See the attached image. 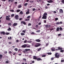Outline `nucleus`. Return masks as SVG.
Masks as SVG:
<instances>
[{
  "label": "nucleus",
  "mask_w": 64,
  "mask_h": 64,
  "mask_svg": "<svg viewBox=\"0 0 64 64\" xmlns=\"http://www.w3.org/2000/svg\"><path fill=\"white\" fill-rule=\"evenodd\" d=\"M47 13H44L42 18L46 19H47Z\"/></svg>",
  "instance_id": "f257e3e1"
},
{
  "label": "nucleus",
  "mask_w": 64,
  "mask_h": 64,
  "mask_svg": "<svg viewBox=\"0 0 64 64\" xmlns=\"http://www.w3.org/2000/svg\"><path fill=\"white\" fill-rule=\"evenodd\" d=\"M57 54H58V53H56L55 54V57H56V58H59L60 57V54H58L57 55Z\"/></svg>",
  "instance_id": "f03ea898"
},
{
  "label": "nucleus",
  "mask_w": 64,
  "mask_h": 64,
  "mask_svg": "<svg viewBox=\"0 0 64 64\" xmlns=\"http://www.w3.org/2000/svg\"><path fill=\"white\" fill-rule=\"evenodd\" d=\"M30 17L31 16H28L27 17V19H26L25 20V21H29V20H30Z\"/></svg>",
  "instance_id": "7ed1b4c3"
},
{
  "label": "nucleus",
  "mask_w": 64,
  "mask_h": 64,
  "mask_svg": "<svg viewBox=\"0 0 64 64\" xmlns=\"http://www.w3.org/2000/svg\"><path fill=\"white\" fill-rule=\"evenodd\" d=\"M41 45V44H40L39 43H36V45L35 46L36 47H39Z\"/></svg>",
  "instance_id": "20e7f679"
},
{
  "label": "nucleus",
  "mask_w": 64,
  "mask_h": 64,
  "mask_svg": "<svg viewBox=\"0 0 64 64\" xmlns=\"http://www.w3.org/2000/svg\"><path fill=\"white\" fill-rule=\"evenodd\" d=\"M6 19L8 21H10V18L8 16H6Z\"/></svg>",
  "instance_id": "39448f33"
},
{
  "label": "nucleus",
  "mask_w": 64,
  "mask_h": 64,
  "mask_svg": "<svg viewBox=\"0 0 64 64\" xmlns=\"http://www.w3.org/2000/svg\"><path fill=\"white\" fill-rule=\"evenodd\" d=\"M14 17L16 20H18L19 19V16L18 15H16Z\"/></svg>",
  "instance_id": "423d86ee"
},
{
  "label": "nucleus",
  "mask_w": 64,
  "mask_h": 64,
  "mask_svg": "<svg viewBox=\"0 0 64 64\" xmlns=\"http://www.w3.org/2000/svg\"><path fill=\"white\" fill-rule=\"evenodd\" d=\"M59 13L62 14L63 13V10L62 9H60L59 10Z\"/></svg>",
  "instance_id": "0eeeda50"
},
{
  "label": "nucleus",
  "mask_w": 64,
  "mask_h": 64,
  "mask_svg": "<svg viewBox=\"0 0 64 64\" xmlns=\"http://www.w3.org/2000/svg\"><path fill=\"white\" fill-rule=\"evenodd\" d=\"M50 26H51L50 25H49V24H46L45 26V27L46 28H49Z\"/></svg>",
  "instance_id": "6e6552de"
},
{
  "label": "nucleus",
  "mask_w": 64,
  "mask_h": 64,
  "mask_svg": "<svg viewBox=\"0 0 64 64\" xmlns=\"http://www.w3.org/2000/svg\"><path fill=\"white\" fill-rule=\"evenodd\" d=\"M21 24H23L24 25H26V22H25L24 21H22L21 22Z\"/></svg>",
  "instance_id": "1a4fd4ad"
},
{
  "label": "nucleus",
  "mask_w": 64,
  "mask_h": 64,
  "mask_svg": "<svg viewBox=\"0 0 64 64\" xmlns=\"http://www.w3.org/2000/svg\"><path fill=\"white\" fill-rule=\"evenodd\" d=\"M36 60L37 61H40V60L41 61H42V60L40 58H37Z\"/></svg>",
  "instance_id": "9d476101"
},
{
  "label": "nucleus",
  "mask_w": 64,
  "mask_h": 64,
  "mask_svg": "<svg viewBox=\"0 0 64 64\" xmlns=\"http://www.w3.org/2000/svg\"><path fill=\"white\" fill-rule=\"evenodd\" d=\"M55 48H52L51 49V51H54Z\"/></svg>",
  "instance_id": "9b49d317"
},
{
  "label": "nucleus",
  "mask_w": 64,
  "mask_h": 64,
  "mask_svg": "<svg viewBox=\"0 0 64 64\" xmlns=\"http://www.w3.org/2000/svg\"><path fill=\"white\" fill-rule=\"evenodd\" d=\"M47 2L48 3H52L53 2V1L52 0H50L49 1L48 0L47 1Z\"/></svg>",
  "instance_id": "f8f14e48"
},
{
  "label": "nucleus",
  "mask_w": 64,
  "mask_h": 64,
  "mask_svg": "<svg viewBox=\"0 0 64 64\" xmlns=\"http://www.w3.org/2000/svg\"><path fill=\"white\" fill-rule=\"evenodd\" d=\"M36 42H40L41 41V40L39 39H37L36 40Z\"/></svg>",
  "instance_id": "ddd939ff"
},
{
  "label": "nucleus",
  "mask_w": 64,
  "mask_h": 64,
  "mask_svg": "<svg viewBox=\"0 0 64 64\" xmlns=\"http://www.w3.org/2000/svg\"><path fill=\"white\" fill-rule=\"evenodd\" d=\"M0 34H3V35H5V32H0Z\"/></svg>",
  "instance_id": "4468645a"
},
{
  "label": "nucleus",
  "mask_w": 64,
  "mask_h": 64,
  "mask_svg": "<svg viewBox=\"0 0 64 64\" xmlns=\"http://www.w3.org/2000/svg\"><path fill=\"white\" fill-rule=\"evenodd\" d=\"M21 47L22 48H26V44L23 45Z\"/></svg>",
  "instance_id": "2eb2a0df"
},
{
  "label": "nucleus",
  "mask_w": 64,
  "mask_h": 64,
  "mask_svg": "<svg viewBox=\"0 0 64 64\" xmlns=\"http://www.w3.org/2000/svg\"><path fill=\"white\" fill-rule=\"evenodd\" d=\"M18 24H17V23H15L13 25L14 26H17Z\"/></svg>",
  "instance_id": "dca6fc26"
},
{
  "label": "nucleus",
  "mask_w": 64,
  "mask_h": 64,
  "mask_svg": "<svg viewBox=\"0 0 64 64\" xmlns=\"http://www.w3.org/2000/svg\"><path fill=\"white\" fill-rule=\"evenodd\" d=\"M33 59H37V58L36 57V56H34L33 57Z\"/></svg>",
  "instance_id": "f3484780"
},
{
  "label": "nucleus",
  "mask_w": 64,
  "mask_h": 64,
  "mask_svg": "<svg viewBox=\"0 0 64 64\" xmlns=\"http://www.w3.org/2000/svg\"><path fill=\"white\" fill-rule=\"evenodd\" d=\"M26 48H28L30 47V46H29L27 45V44H26Z\"/></svg>",
  "instance_id": "a211bd4d"
},
{
  "label": "nucleus",
  "mask_w": 64,
  "mask_h": 64,
  "mask_svg": "<svg viewBox=\"0 0 64 64\" xmlns=\"http://www.w3.org/2000/svg\"><path fill=\"white\" fill-rule=\"evenodd\" d=\"M20 14H21L22 15H23V12L22 11H21L20 12Z\"/></svg>",
  "instance_id": "6ab92c4d"
},
{
  "label": "nucleus",
  "mask_w": 64,
  "mask_h": 64,
  "mask_svg": "<svg viewBox=\"0 0 64 64\" xmlns=\"http://www.w3.org/2000/svg\"><path fill=\"white\" fill-rule=\"evenodd\" d=\"M58 50H62V48H60V47H58Z\"/></svg>",
  "instance_id": "aec40b11"
},
{
  "label": "nucleus",
  "mask_w": 64,
  "mask_h": 64,
  "mask_svg": "<svg viewBox=\"0 0 64 64\" xmlns=\"http://www.w3.org/2000/svg\"><path fill=\"white\" fill-rule=\"evenodd\" d=\"M30 49H26L25 50L26 51V52H27V51H30Z\"/></svg>",
  "instance_id": "412c9836"
},
{
  "label": "nucleus",
  "mask_w": 64,
  "mask_h": 64,
  "mask_svg": "<svg viewBox=\"0 0 64 64\" xmlns=\"http://www.w3.org/2000/svg\"><path fill=\"white\" fill-rule=\"evenodd\" d=\"M3 57V55L2 54H0V59H2Z\"/></svg>",
  "instance_id": "4be33fe9"
},
{
  "label": "nucleus",
  "mask_w": 64,
  "mask_h": 64,
  "mask_svg": "<svg viewBox=\"0 0 64 64\" xmlns=\"http://www.w3.org/2000/svg\"><path fill=\"white\" fill-rule=\"evenodd\" d=\"M20 11V10H16V12L17 13H18V12H19Z\"/></svg>",
  "instance_id": "5701e85b"
},
{
  "label": "nucleus",
  "mask_w": 64,
  "mask_h": 64,
  "mask_svg": "<svg viewBox=\"0 0 64 64\" xmlns=\"http://www.w3.org/2000/svg\"><path fill=\"white\" fill-rule=\"evenodd\" d=\"M8 31H10L11 30V29L10 28H9L8 29Z\"/></svg>",
  "instance_id": "b1692460"
},
{
  "label": "nucleus",
  "mask_w": 64,
  "mask_h": 64,
  "mask_svg": "<svg viewBox=\"0 0 64 64\" xmlns=\"http://www.w3.org/2000/svg\"><path fill=\"white\" fill-rule=\"evenodd\" d=\"M20 34L21 35H22V36H23V35H25V34L23 32H22V33H21Z\"/></svg>",
  "instance_id": "393cba45"
},
{
  "label": "nucleus",
  "mask_w": 64,
  "mask_h": 64,
  "mask_svg": "<svg viewBox=\"0 0 64 64\" xmlns=\"http://www.w3.org/2000/svg\"><path fill=\"white\" fill-rule=\"evenodd\" d=\"M18 8H20L21 7V5H19L18 6Z\"/></svg>",
  "instance_id": "a878e982"
},
{
  "label": "nucleus",
  "mask_w": 64,
  "mask_h": 64,
  "mask_svg": "<svg viewBox=\"0 0 64 64\" xmlns=\"http://www.w3.org/2000/svg\"><path fill=\"white\" fill-rule=\"evenodd\" d=\"M57 31H59V28L58 27L57 28L56 30Z\"/></svg>",
  "instance_id": "bb28decb"
},
{
  "label": "nucleus",
  "mask_w": 64,
  "mask_h": 64,
  "mask_svg": "<svg viewBox=\"0 0 64 64\" xmlns=\"http://www.w3.org/2000/svg\"><path fill=\"white\" fill-rule=\"evenodd\" d=\"M14 50L16 51H18V48H15L14 49Z\"/></svg>",
  "instance_id": "cd10ccee"
},
{
  "label": "nucleus",
  "mask_w": 64,
  "mask_h": 64,
  "mask_svg": "<svg viewBox=\"0 0 64 64\" xmlns=\"http://www.w3.org/2000/svg\"><path fill=\"white\" fill-rule=\"evenodd\" d=\"M46 56V55H42V57H45Z\"/></svg>",
  "instance_id": "c85d7f7f"
},
{
  "label": "nucleus",
  "mask_w": 64,
  "mask_h": 64,
  "mask_svg": "<svg viewBox=\"0 0 64 64\" xmlns=\"http://www.w3.org/2000/svg\"><path fill=\"white\" fill-rule=\"evenodd\" d=\"M56 24L57 25H59V24H60V22H57L56 23Z\"/></svg>",
  "instance_id": "c756f323"
},
{
  "label": "nucleus",
  "mask_w": 64,
  "mask_h": 64,
  "mask_svg": "<svg viewBox=\"0 0 64 64\" xmlns=\"http://www.w3.org/2000/svg\"><path fill=\"white\" fill-rule=\"evenodd\" d=\"M27 5H28V3H26L24 4V6H27Z\"/></svg>",
  "instance_id": "7c9ffc66"
},
{
  "label": "nucleus",
  "mask_w": 64,
  "mask_h": 64,
  "mask_svg": "<svg viewBox=\"0 0 64 64\" xmlns=\"http://www.w3.org/2000/svg\"><path fill=\"white\" fill-rule=\"evenodd\" d=\"M41 50V48H40L38 49L37 51H40V50Z\"/></svg>",
  "instance_id": "2f4dec72"
},
{
  "label": "nucleus",
  "mask_w": 64,
  "mask_h": 64,
  "mask_svg": "<svg viewBox=\"0 0 64 64\" xmlns=\"http://www.w3.org/2000/svg\"><path fill=\"white\" fill-rule=\"evenodd\" d=\"M26 30H23L22 31V32H24V33H25L26 32Z\"/></svg>",
  "instance_id": "473e14b6"
},
{
  "label": "nucleus",
  "mask_w": 64,
  "mask_h": 64,
  "mask_svg": "<svg viewBox=\"0 0 64 64\" xmlns=\"http://www.w3.org/2000/svg\"><path fill=\"white\" fill-rule=\"evenodd\" d=\"M30 13V12H26V14H28Z\"/></svg>",
  "instance_id": "72a5a7b5"
},
{
  "label": "nucleus",
  "mask_w": 64,
  "mask_h": 64,
  "mask_svg": "<svg viewBox=\"0 0 64 64\" xmlns=\"http://www.w3.org/2000/svg\"><path fill=\"white\" fill-rule=\"evenodd\" d=\"M47 54L48 55H51V54H52V53L51 52H48Z\"/></svg>",
  "instance_id": "f704fd0d"
},
{
  "label": "nucleus",
  "mask_w": 64,
  "mask_h": 64,
  "mask_svg": "<svg viewBox=\"0 0 64 64\" xmlns=\"http://www.w3.org/2000/svg\"><path fill=\"white\" fill-rule=\"evenodd\" d=\"M60 31H62V30H63V28H62L60 27Z\"/></svg>",
  "instance_id": "c9c22d12"
},
{
  "label": "nucleus",
  "mask_w": 64,
  "mask_h": 64,
  "mask_svg": "<svg viewBox=\"0 0 64 64\" xmlns=\"http://www.w3.org/2000/svg\"><path fill=\"white\" fill-rule=\"evenodd\" d=\"M60 52H62V53H63L64 52V50H60Z\"/></svg>",
  "instance_id": "e433bc0d"
},
{
  "label": "nucleus",
  "mask_w": 64,
  "mask_h": 64,
  "mask_svg": "<svg viewBox=\"0 0 64 64\" xmlns=\"http://www.w3.org/2000/svg\"><path fill=\"white\" fill-rule=\"evenodd\" d=\"M8 25L9 26H11L12 25V24L11 23H9L8 24Z\"/></svg>",
  "instance_id": "4c0bfd02"
},
{
  "label": "nucleus",
  "mask_w": 64,
  "mask_h": 64,
  "mask_svg": "<svg viewBox=\"0 0 64 64\" xmlns=\"http://www.w3.org/2000/svg\"><path fill=\"white\" fill-rule=\"evenodd\" d=\"M61 2L63 3V4H64V0H62L61 1Z\"/></svg>",
  "instance_id": "58836bf2"
},
{
  "label": "nucleus",
  "mask_w": 64,
  "mask_h": 64,
  "mask_svg": "<svg viewBox=\"0 0 64 64\" xmlns=\"http://www.w3.org/2000/svg\"><path fill=\"white\" fill-rule=\"evenodd\" d=\"M55 20L56 21H57V20H58V18H56Z\"/></svg>",
  "instance_id": "ea45409f"
},
{
  "label": "nucleus",
  "mask_w": 64,
  "mask_h": 64,
  "mask_svg": "<svg viewBox=\"0 0 64 64\" xmlns=\"http://www.w3.org/2000/svg\"><path fill=\"white\" fill-rule=\"evenodd\" d=\"M31 24L29 23L28 24V26H31Z\"/></svg>",
  "instance_id": "a19ab883"
},
{
  "label": "nucleus",
  "mask_w": 64,
  "mask_h": 64,
  "mask_svg": "<svg viewBox=\"0 0 64 64\" xmlns=\"http://www.w3.org/2000/svg\"><path fill=\"white\" fill-rule=\"evenodd\" d=\"M38 25H36V28H37L38 27Z\"/></svg>",
  "instance_id": "79ce46f5"
},
{
  "label": "nucleus",
  "mask_w": 64,
  "mask_h": 64,
  "mask_svg": "<svg viewBox=\"0 0 64 64\" xmlns=\"http://www.w3.org/2000/svg\"><path fill=\"white\" fill-rule=\"evenodd\" d=\"M36 32H40V30H39L36 31Z\"/></svg>",
  "instance_id": "37998d69"
},
{
  "label": "nucleus",
  "mask_w": 64,
  "mask_h": 64,
  "mask_svg": "<svg viewBox=\"0 0 64 64\" xmlns=\"http://www.w3.org/2000/svg\"><path fill=\"white\" fill-rule=\"evenodd\" d=\"M14 16V14H12V15H11V16L12 17H13Z\"/></svg>",
  "instance_id": "c03bdc74"
},
{
  "label": "nucleus",
  "mask_w": 64,
  "mask_h": 64,
  "mask_svg": "<svg viewBox=\"0 0 64 64\" xmlns=\"http://www.w3.org/2000/svg\"><path fill=\"white\" fill-rule=\"evenodd\" d=\"M9 34H10L9 33V32H7V33H6V34L8 35H9Z\"/></svg>",
  "instance_id": "a18cd8bd"
},
{
  "label": "nucleus",
  "mask_w": 64,
  "mask_h": 64,
  "mask_svg": "<svg viewBox=\"0 0 64 64\" xmlns=\"http://www.w3.org/2000/svg\"><path fill=\"white\" fill-rule=\"evenodd\" d=\"M51 60H54V58H51Z\"/></svg>",
  "instance_id": "49530a36"
},
{
  "label": "nucleus",
  "mask_w": 64,
  "mask_h": 64,
  "mask_svg": "<svg viewBox=\"0 0 64 64\" xmlns=\"http://www.w3.org/2000/svg\"><path fill=\"white\" fill-rule=\"evenodd\" d=\"M30 3H33L34 2L33 1H30Z\"/></svg>",
  "instance_id": "de8ad7c7"
},
{
  "label": "nucleus",
  "mask_w": 64,
  "mask_h": 64,
  "mask_svg": "<svg viewBox=\"0 0 64 64\" xmlns=\"http://www.w3.org/2000/svg\"><path fill=\"white\" fill-rule=\"evenodd\" d=\"M54 29V28H50V30L51 31H52V30H53Z\"/></svg>",
  "instance_id": "09e8293b"
},
{
  "label": "nucleus",
  "mask_w": 64,
  "mask_h": 64,
  "mask_svg": "<svg viewBox=\"0 0 64 64\" xmlns=\"http://www.w3.org/2000/svg\"><path fill=\"white\" fill-rule=\"evenodd\" d=\"M6 63H9V61H7L6 62Z\"/></svg>",
  "instance_id": "8fccbe9b"
},
{
  "label": "nucleus",
  "mask_w": 64,
  "mask_h": 64,
  "mask_svg": "<svg viewBox=\"0 0 64 64\" xmlns=\"http://www.w3.org/2000/svg\"><path fill=\"white\" fill-rule=\"evenodd\" d=\"M32 10L33 11H35L36 9L35 8H33L32 9Z\"/></svg>",
  "instance_id": "3c124183"
},
{
  "label": "nucleus",
  "mask_w": 64,
  "mask_h": 64,
  "mask_svg": "<svg viewBox=\"0 0 64 64\" xmlns=\"http://www.w3.org/2000/svg\"><path fill=\"white\" fill-rule=\"evenodd\" d=\"M64 62V60H61V62Z\"/></svg>",
  "instance_id": "603ef678"
},
{
  "label": "nucleus",
  "mask_w": 64,
  "mask_h": 64,
  "mask_svg": "<svg viewBox=\"0 0 64 64\" xmlns=\"http://www.w3.org/2000/svg\"><path fill=\"white\" fill-rule=\"evenodd\" d=\"M44 23H46V20H44Z\"/></svg>",
  "instance_id": "864d4df0"
},
{
  "label": "nucleus",
  "mask_w": 64,
  "mask_h": 64,
  "mask_svg": "<svg viewBox=\"0 0 64 64\" xmlns=\"http://www.w3.org/2000/svg\"><path fill=\"white\" fill-rule=\"evenodd\" d=\"M23 60L24 61H26V58H24Z\"/></svg>",
  "instance_id": "5fc2aeb1"
},
{
  "label": "nucleus",
  "mask_w": 64,
  "mask_h": 64,
  "mask_svg": "<svg viewBox=\"0 0 64 64\" xmlns=\"http://www.w3.org/2000/svg\"><path fill=\"white\" fill-rule=\"evenodd\" d=\"M60 24H62L63 23V22H60Z\"/></svg>",
  "instance_id": "6e6d98bb"
},
{
  "label": "nucleus",
  "mask_w": 64,
  "mask_h": 64,
  "mask_svg": "<svg viewBox=\"0 0 64 64\" xmlns=\"http://www.w3.org/2000/svg\"><path fill=\"white\" fill-rule=\"evenodd\" d=\"M45 8H46V9H48V6H46L45 7Z\"/></svg>",
  "instance_id": "4d7b16f0"
},
{
  "label": "nucleus",
  "mask_w": 64,
  "mask_h": 64,
  "mask_svg": "<svg viewBox=\"0 0 64 64\" xmlns=\"http://www.w3.org/2000/svg\"><path fill=\"white\" fill-rule=\"evenodd\" d=\"M8 53H9L10 54H11V53H12V52L11 51L9 52Z\"/></svg>",
  "instance_id": "13d9d810"
},
{
  "label": "nucleus",
  "mask_w": 64,
  "mask_h": 64,
  "mask_svg": "<svg viewBox=\"0 0 64 64\" xmlns=\"http://www.w3.org/2000/svg\"><path fill=\"white\" fill-rule=\"evenodd\" d=\"M32 34H34L35 33L34 32H32L31 33Z\"/></svg>",
  "instance_id": "bf43d9fd"
},
{
  "label": "nucleus",
  "mask_w": 64,
  "mask_h": 64,
  "mask_svg": "<svg viewBox=\"0 0 64 64\" xmlns=\"http://www.w3.org/2000/svg\"><path fill=\"white\" fill-rule=\"evenodd\" d=\"M54 13H57V12H56V11H54Z\"/></svg>",
  "instance_id": "052dcab7"
},
{
  "label": "nucleus",
  "mask_w": 64,
  "mask_h": 64,
  "mask_svg": "<svg viewBox=\"0 0 64 64\" xmlns=\"http://www.w3.org/2000/svg\"><path fill=\"white\" fill-rule=\"evenodd\" d=\"M41 23L40 22H39L38 24V25H41Z\"/></svg>",
  "instance_id": "680f3d73"
},
{
  "label": "nucleus",
  "mask_w": 64,
  "mask_h": 64,
  "mask_svg": "<svg viewBox=\"0 0 64 64\" xmlns=\"http://www.w3.org/2000/svg\"><path fill=\"white\" fill-rule=\"evenodd\" d=\"M19 41V40H16V42H18Z\"/></svg>",
  "instance_id": "e2e57ef3"
},
{
  "label": "nucleus",
  "mask_w": 64,
  "mask_h": 64,
  "mask_svg": "<svg viewBox=\"0 0 64 64\" xmlns=\"http://www.w3.org/2000/svg\"><path fill=\"white\" fill-rule=\"evenodd\" d=\"M27 42V40H24V43H25Z\"/></svg>",
  "instance_id": "0e129e2a"
},
{
  "label": "nucleus",
  "mask_w": 64,
  "mask_h": 64,
  "mask_svg": "<svg viewBox=\"0 0 64 64\" xmlns=\"http://www.w3.org/2000/svg\"><path fill=\"white\" fill-rule=\"evenodd\" d=\"M8 44H12V42H8Z\"/></svg>",
  "instance_id": "69168bd1"
},
{
  "label": "nucleus",
  "mask_w": 64,
  "mask_h": 64,
  "mask_svg": "<svg viewBox=\"0 0 64 64\" xmlns=\"http://www.w3.org/2000/svg\"><path fill=\"white\" fill-rule=\"evenodd\" d=\"M34 61H32V63H34Z\"/></svg>",
  "instance_id": "338daca9"
},
{
  "label": "nucleus",
  "mask_w": 64,
  "mask_h": 64,
  "mask_svg": "<svg viewBox=\"0 0 64 64\" xmlns=\"http://www.w3.org/2000/svg\"><path fill=\"white\" fill-rule=\"evenodd\" d=\"M22 19V18H20L19 19V20H21Z\"/></svg>",
  "instance_id": "774afa93"
}]
</instances>
